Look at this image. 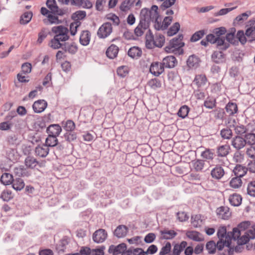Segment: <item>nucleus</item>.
Returning <instances> with one entry per match:
<instances>
[{"label": "nucleus", "mask_w": 255, "mask_h": 255, "mask_svg": "<svg viewBox=\"0 0 255 255\" xmlns=\"http://www.w3.org/2000/svg\"><path fill=\"white\" fill-rule=\"evenodd\" d=\"M157 9L158 6L155 5H152L150 9L146 8H142L140 13V21L148 24L149 26L151 21H154L156 23L159 16Z\"/></svg>", "instance_id": "obj_1"}, {"label": "nucleus", "mask_w": 255, "mask_h": 255, "mask_svg": "<svg viewBox=\"0 0 255 255\" xmlns=\"http://www.w3.org/2000/svg\"><path fill=\"white\" fill-rule=\"evenodd\" d=\"M157 9L158 6L155 5H152L150 9L146 8H142L140 13V21L148 24L149 26L151 21H154L156 23L159 16Z\"/></svg>", "instance_id": "obj_2"}, {"label": "nucleus", "mask_w": 255, "mask_h": 255, "mask_svg": "<svg viewBox=\"0 0 255 255\" xmlns=\"http://www.w3.org/2000/svg\"><path fill=\"white\" fill-rule=\"evenodd\" d=\"M183 38L182 34L179 35L177 38H173L170 40L169 45L165 47V51L168 53H171L179 50L184 45V43L182 41Z\"/></svg>", "instance_id": "obj_3"}, {"label": "nucleus", "mask_w": 255, "mask_h": 255, "mask_svg": "<svg viewBox=\"0 0 255 255\" xmlns=\"http://www.w3.org/2000/svg\"><path fill=\"white\" fill-rule=\"evenodd\" d=\"M52 31L55 34L54 37L60 40L62 42L67 40L69 38L68 35L69 30L64 26H54L52 27Z\"/></svg>", "instance_id": "obj_4"}, {"label": "nucleus", "mask_w": 255, "mask_h": 255, "mask_svg": "<svg viewBox=\"0 0 255 255\" xmlns=\"http://www.w3.org/2000/svg\"><path fill=\"white\" fill-rule=\"evenodd\" d=\"M113 27L110 22L104 23L98 29L97 35L100 38H106L112 32Z\"/></svg>", "instance_id": "obj_5"}, {"label": "nucleus", "mask_w": 255, "mask_h": 255, "mask_svg": "<svg viewBox=\"0 0 255 255\" xmlns=\"http://www.w3.org/2000/svg\"><path fill=\"white\" fill-rule=\"evenodd\" d=\"M107 238V234L104 229H99L93 234V240L94 242L101 243L105 241Z\"/></svg>", "instance_id": "obj_6"}, {"label": "nucleus", "mask_w": 255, "mask_h": 255, "mask_svg": "<svg viewBox=\"0 0 255 255\" xmlns=\"http://www.w3.org/2000/svg\"><path fill=\"white\" fill-rule=\"evenodd\" d=\"M172 20V16H166L162 23H161V19H159L157 20V21L156 23H154V28L156 30H164L166 29L168 26L170 24Z\"/></svg>", "instance_id": "obj_7"}, {"label": "nucleus", "mask_w": 255, "mask_h": 255, "mask_svg": "<svg viewBox=\"0 0 255 255\" xmlns=\"http://www.w3.org/2000/svg\"><path fill=\"white\" fill-rule=\"evenodd\" d=\"M127 250V245L125 243H122L118 246L111 245L110 246L108 252L113 255H118L122 254Z\"/></svg>", "instance_id": "obj_8"}, {"label": "nucleus", "mask_w": 255, "mask_h": 255, "mask_svg": "<svg viewBox=\"0 0 255 255\" xmlns=\"http://www.w3.org/2000/svg\"><path fill=\"white\" fill-rule=\"evenodd\" d=\"M46 5L50 9L52 13L59 15H62L64 13L62 10L58 8L55 0H47L46 1Z\"/></svg>", "instance_id": "obj_9"}, {"label": "nucleus", "mask_w": 255, "mask_h": 255, "mask_svg": "<svg viewBox=\"0 0 255 255\" xmlns=\"http://www.w3.org/2000/svg\"><path fill=\"white\" fill-rule=\"evenodd\" d=\"M149 71L154 76H158L164 71V66L162 63L155 62L151 65Z\"/></svg>", "instance_id": "obj_10"}, {"label": "nucleus", "mask_w": 255, "mask_h": 255, "mask_svg": "<svg viewBox=\"0 0 255 255\" xmlns=\"http://www.w3.org/2000/svg\"><path fill=\"white\" fill-rule=\"evenodd\" d=\"M224 174L225 171L220 165H216L211 171L212 177L216 180L221 179Z\"/></svg>", "instance_id": "obj_11"}, {"label": "nucleus", "mask_w": 255, "mask_h": 255, "mask_svg": "<svg viewBox=\"0 0 255 255\" xmlns=\"http://www.w3.org/2000/svg\"><path fill=\"white\" fill-rule=\"evenodd\" d=\"M216 213L219 218L224 220L229 219L231 215L229 208L227 207L222 206L218 208L216 210Z\"/></svg>", "instance_id": "obj_12"}, {"label": "nucleus", "mask_w": 255, "mask_h": 255, "mask_svg": "<svg viewBox=\"0 0 255 255\" xmlns=\"http://www.w3.org/2000/svg\"><path fill=\"white\" fill-rule=\"evenodd\" d=\"M232 145L237 150H240L246 145L244 138L240 136H236L232 140Z\"/></svg>", "instance_id": "obj_13"}, {"label": "nucleus", "mask_w": 255, "mask_h": 255, "mask_svg": "<svg viewBox=\"0 0 255 255\" xmlns=\"http://www.w3.org/2000/svg\"><path fill=\"white\" fill-rule=\"evenodd\" d=\"M47 103L44 100H39L35 102L33 105V109L35 113H40L47 107Z\"/></svg>", "instance_id": "obj_14"}, {"label": "nucleus", "mask_w": 255, "mask_h": 255, "mask_svg": "<svg viewBox=\"0 0 255 255\" xmlns=\"http://www.w3.org/2000/svg\"><path fill=\"white\" fill-rule=\"evenodd\" d=\"M49 151V147L45 144L38 145L35 149L36 155L41 157H46L48 155Z\"/></svg>", "instance_id": "obj_15"}, {"label": "nucleus", "mask_w": 255, "mask_h": 255, "mask_svg": "<svg viewBox=\"0 0 255 255\" xmlns=\"http://www.w3.org/2000/svg\"><path fill=\"white\" fill-rule=\"evenodd\" d=\"M177 61L173 56H168L163 58L162 65L164 67L171 68L175 67Z\"/></svg>", "instance_id": "obj_16"}, {"label": "nucleus", "mask_w": 255, "mask_h": 255, "mask_svg": "<svg viewBox=\"0 0 255 255\" xmlns=\"http://www.w3.org/2000/svg\"><path fill=\"white\" fill-rule=\"evenodd\" d=\"M128 228L125 225H119L114 231V235L118 238L125 237L128 233Z\"/></svg>", "instance_id": "obj_17"}, {"label": "nucleus", "mask_w": 255, "mask_h": 255, "mask_svg": "<svg viewBox=\"0 0 255 255\" xmlns=\"http://www.w3.org/2000/svg\"><path fill=\"white\" fill-rule=\"evenodd\" d=\"M62 130L61 128L58 125H51L47 128L49 135L57 136Z\"/></svg>", "instance_id": "obj_18"}, {"label": "nucleus", "mask_w": 255, "mask_h": 255, "mask_svg": "<svg viewBox=\"0 0 255 255\" xmlns=\"http://www.w3.org/2000/svg\"><path fill=\"white\" fill-rule=\"evenodd\" d=\"M149 28L148 24H145L141 21H139L137 27L134 29V34L137 36H141L143 35L145 30Z\"/></svg>", "instance_id": "obj_19"}, {"label": "nucleus", "mask_w": 255, "mask_h": 255, "mask_svg": "<svg viewBox=\"0 0 255 255\" xmlns=\"http://www.w3.org/2000/svg\"><path fill=\"white\" fill-rule=\"evenodd\" d=\"M91 39V34L88 30H83L80 37V43L84 46L89 44Z\"/></svg>", "instance_id": "obj_20"}, {"label": "nucleus", "mask_w": 255, "mask_h": 255, "mask_svg": "<svg viewBox=\"0 0 255 255\" xmlns=\"http://www.w3.org/2000/svg\"><path fill=\"white\" fill-rule=\"evenodd\" d=\"M230 149L229 145H221L217 147L216 153L219 157H226L229 154Z\"/></svg>", "instance_id": "obj_21"}, {"label": "nucleus", "mask_w": 255, "mask_h": 255, "mask_svg": "<svg viewBox=\"0 0 255 255\" xmlns=\"http://www.w3.org/2000/svg\"><path fill=\"white\" fill-rule=\"evenodd\" d=\"M145 39V45L146 48L148 49L153 48L154 39L153 38V35L150 29L148 30V31L146 34Z\"/></svg>", "instance_id": "obj_22"}, {"label": "nucleus", "mask_w": 255, "mask_h": 255, "mask_svg": "<svg viewBox=\"0 0 255 255\" xmlns=\"http://www.w3.org/2000/svg\"><path fill=\"white\" fill-rule=\"evenodd\" d=\"M212 60L216 63H223L225 61V57L222 52L215 51L211 56Z\"/></svg>", "instance_id": "obj_23"}, {"label": "nucleus", "mask_w": 255, "mask_h": 255, "mask_svg": "<svg viewBox=\"0 0 255 255\" xmlns=\"http://www.w3.org/2000/svg\"><path fill=\"white\" fill-rule=\"evenodd\" d=\"M119 52V48L115 45H111L107 50L106 55L110 59L117 57Z\"/></svg>", "instance_id": "obj_24"}, {"label": "nucleus", "mask_w": 255, "mask_h": 255, "mask_svg": "<svg viewBox=\"0 0 255 255\" xmlns=\"http://www.w3.org/2000/svg\"><path fill=\"white\" fill-rule=\"evenodd\" d=\"M248 171L247 167L242 166L241 165H237L234 168L233 172L239 178L244 176Z\"/></svg>", "instance_id": "obj_25"}, {"label": "nucleus", "mask_w": 255, "mask_h": 255, "mask_svg": "<svg viewBox=\"0 0 255 255\" xmlns=\"http://www.w3.org/2000/svg\"><path fill=\"white\" fill-rule=\"evenodd\" d=\"M231 238L229 236H227L226 237V239L224 240H220L217 242L216 246V248L219 250L221 251L223 248L226 246L227 247H229L231 245Z\"/></svg>", "instance_id": "obj_26"}, {"label": "nucleus", "mask_w": 255, "mask_h": 255, "mask_svg": "<svg viewBox=\"0 0 255 255\" xmlns=\"http://www.w3.org/2000/svg\"><path fill=\"white\" fill-rule=\"evenodd\" d=\"M241 196L237 194H233L229 197V200L231 204L234 206H238L242 203Z\"/></svg>", "instance_id": "obj_27"}, {"label": "nucleus", "mask_w": 255, "mask_h": 255, "mask_svg": "<svg viewBox=\"0 0 255 255\" xmlns=\"http://www.w3.org/2000/svg\"><path fill=\"white\" fill-rule=\"evenodd\" d=\"M43 22L45 24H59L61 21L58 19V17L57 16L51 14H48L47 18L43 19Z\"/></svg>", "instance_id": "obj_28"}, {"label": "nucleus", "mask_w": 255, "mask_h": 255, "mask_svg": "<svg viewBox=\"0 0 255 255\" xmlns=\"http://www.w3.org/2000/svg\"><path fill=\"white\" fill-rule=\"evenodd\" d=\"M11 184L13 188L16 191L22 190L25 186L23 180L20 178H16L13 179Z\"/></svg>", "instance_id": "obj_29"}, {"label": "nucleus", "mask_w": 255, "mask_h": 255, "mask_svg": "<svg viewBox=\"0 0 255 255\" xmlns=\"http://www.w3.org/2000/svg\"><path fill=\"white\" fill-rule=\"evenodd\" d=\"M186 236L189 239L197 242H200L203 240V238L201 234L196 231H188Z\"/></svg>", "instance_id": "obj_30"}, {"label": "nucleus", "mask_w": 255, "mask_h": 255, "mask_svg": "<svg viewBox=\"0 0 255 255\" xmlns=\"http://www.w3.org/2000/svg\"><path fill=\"white\" fill-rule=\"evenodd\" d=\"M162 238L166 240H171L174 238L177 233L173 230H164L160 231Z\"/></svg>", "instance_id": "obj_31"}, {"label": "nucleus", "mask_w": 255, "mask_h": 255, "mask_svg": "<svg viewBox=\"0 0 255 255\" xmlns=\"http://www.w3.org/2000/svg\"><path fill=\"white\" fill-rule=\"evenodd\" d=\"M142 54L141 50L138 47H132L128 51V55L129 57L134 58L141 56Z\"/></svg>", "instance_id": "obj_32"}, {"label": "nucleus", "mask_w": 255, "mask_h": 255, "mask_svg": "<svg viewBox=\"0 0 255 255\" xmlns=\"http://www.w3.org/2000/svg\"><path fill=\"white\" fill-rule=\"evenodd\" d=\"M61 42L62 41L54 37L49 42L48 45L54 49H57L61 47L62 48L64 44Z\"/></svg>", "instance_id": "obj_33"}, {"label": "nucleus", "mask_w": 255, "mask_h": 255, "mask_svg": "<svg viewBox=\"0 0 255 255\" xmlns=\"http://www.w3.org/2000/svg\"><path fill=\"white\" fill-rule=\"evenodd\" d=\"M13 180V176L8 173H3L0 177V181L4 185H10Z\"/></svg>", "instance_id": "obj_34"}, {"label": "nucleus", "mask_w": 255, "mask_h": 255, "mask_svg": "<svg viewBox=\"0 0 255 255\" xmlns=\"http://www.w3.org/2000/svg\"><path fill=\"white\" fill-rule=\"evenodd\" d=\"M207 81V79L204 75L200 74L196 75L193 83H195L198 87H201L205 85Z\"/></svg>", "instance_id": "obj_35"}, {"label": "nucleus", "mask_w": 255, "mask_h": 255, "mask_svg": "<svg viewBox=\"0 0 255 255\" xmlns=\"http://www.w3.org/2000/svg\"><path fill=\"white\" fill-rule=\"evenodd\" d=\"M45 144L49 147H53L58 144V139L56 136L48 135L45 140Z\"/></svg>", "instance_id": "obj_36"}, {"label": "nucleus", "mask_w": 255, "mask_h": 255, "mask_svg": "<svg viewBox=\"0 0 255 255\" xmlns=\"http://www.w3.org/2000/svg\"><path fill=\"white\" fill-rule=\"evenodd\" d=\"M32 13L31 12H25L21 16L20 23L21 24H26L28 23L31 19Z\"/></svg>", "instance_id": "obj_37"}, {"label": "nucleus", "mask_w": 255, "mask_h": 255, "mask_svg": "<svg viewBox=\"0 0 255 255\" xmlns=\"http://www.w3.org/2000/svg\"><path fill=\"white\" fill-rule=\"evenodd\" d=\"M135 0H125L121 4L120 9L123 11H127L130 9L133 4Z\"/></svg>", "instance_id": "obj_38"}, {"label": "nucleus", "mask_w": 255, "mask_h": 255, "mask_svg": "<svg viewBox=\"0 0 255 255\" xmlns=\"http://www.w3.org/2000/svg\"><path fill=\"white\" fill-rule=\"evenodd\" d=\"M217 236L220 240H224L226 239V237L227 236H229V237L231 238L230 232L227 233L226 228L225 227L219 228L218 230Z\"/></svg>", "instance_id": "obj_39"}, {"label": "nucleus", "mask_w": 255, "mask_h": 255, "mask_svg": "<svg viewBox=\"0 0 255 255\" xmlns=\"http://www.w3.org/2000/svg\"><path fill=\"white\" fill-rule=\"evenodd\" d=\"M48 34V30L46 28H43L38 34V39L36 41L37 44H40L46 38Z\"/></svg>", "instance_id": "obj_40"}, {"label": "nucleus", "mask_w": 255, "mask_h": 255, "mask_svg": "<svg viewBox=\"0 0 255 255\" xmlns=\"http://www.w3.org/2000/svg\"><path fill=\"white\" fill-rule=\"evenodd\" d=\"M25 164L27 167L33 168L38 164V161L34 157L28 156L25 160Z\"/></svg>", "instance_id": "obj_41"}, {"label": "nucleus", "mask_w": 255, "mask_h": 255, "mask_svg": "<svg viewBox=\"0 0 255 255\" xmlns=\"http://www.w3.org/2000/svg\"><path fill=\"white\" fill-rule=\"evenodd\" d=\"M165 42V38L161 34L157 35L154 41V47H161Z\"/></svg>", "instance_id": "obj_42"}, {"label": "nucleus", "mask_w": 255, "mask_h": 255, "mask_svg": "<svg viewBox=\"0 0 255 255\" xmlns=\"http://www.w3.org/2000/svg\"><path fill=\"white\" fill-rule=\"evenodd\" d=\"M215 43L217 44V46L221 47V50H226L230 46L229 43L225 42V39L220 37H217Z\"/></svg>", "instance_id": "obj_43"}, {"label": "nucleus", "mask_w": 255, "mask_h": 255, "mask_svg": "<svg viewBox=\"0 0 255 255\" xmlns=\"http://www.w3.org/2000/svg\"><path fill=\"white\" fill-rule=\"evenodd\" d=\"M193 167L197 171H201L204 167L205 163L203 160H196L192 161Z\"/></svg>", "instance_id": "obj_44"}, {"label": "nucleus", "mask_w": 255, "mask_h": 255, "mask_svg": "<svg viewBox=\"0 0 255 255\" xmlns=\"http://www.w3.org/2000/svg\"><path fill=\"white\" fill-rule=\"evenodd\" d=\"M198 63L199 59L194 55L190 56L187 61V64L189 67H196Z\"/></svg>", "instance_id": "obj_45"}, {"label": "nucleus", "mask_w": 255, "mask_h": 255, "mask_svg": "<svg viewBox=\"0 0 255 255\" xmlns=\"http://www.w3.org/2000/svg\"><path fill=\"white\" fill-rule=\"evenodd\" d=\"M180 24L178 22H175L174 24L170 27L167 31V35L169 36H171L178 32L180 29Z\"/></svg>", "instance_id": "obj_46"}, {"label": "nucleus", "mask_w": 255, "mask_h": 255, "mask_svg": "<svg viewBox=\"0 0 255 255\" xmlns=\"http://www.w3.org/2000/svg\"><path fill=\"white\" fill-rule=\"evenodd\" d=\"M244 140L246 144L254 145L255 144V134L252 133H247L245 135Z\"/></svg>", "instance_id": "obj_47"}, {"label": "nucleus", "mask_w": 255, "mask_h": 255, "mask_svg": "<svg viewBox=\"0 0 255 255\" xmlns=\"http://www.w3.org/2000/svg\"><path fill=\"white\" fill-rule=\"evenodd\" d=\"M205 34V31L204 30H200L196 32L190 38L191 42H196L201 38Z\"/></svg>", "instance_id": "obj_48"}, {"label": "nucleus", "mask_w": 255, "mask_h": 255, "mask_svg": "<svg viewBox=\"0 0 255 255\" xmlns=\"http://www.w3.org/2000/svg\"><path fill=\"white\" fill-rule=\"evenodd\" d=\"M65 52H68L71 54H75L77 51V47L76 45L71 44L64 43V47L62 48Z\"/></svg>", "instance_id": "obj_49"}, {"label": "nucleus", "mask_w": 255, "mask_h": 255, "mask_svg": "<svg viewBox=\"0 0 255 255\" xmlns=\"http://www.w3.org/2000/svg\"><path fill=\"white\" fill-rule=\"evenodd\" d=\"M227 112L230 115H232L236 113L238 111L237 106L234 103H229L226 107Z\"/></svg>", "instance_id": "obj_50"}, {"label": "nucleus", "mask_w": 255, "mask_h": 255, "mask_svg": "<svg viewBox=\"0 0 255 255\" xmlns=\"http://www.w3.org/2000/svg\"><path fill=\"white\" fill-rule=\"evenodd\" d=\"M242 180L240 178L236 177L232 179L230 181V185L234 188H239L242 185Z\"/></svg>", "instance_id": "obj_51"}, {"label": "nucleus", "mask_w": 255, "mask_h": 255, "mask_svg": "<svg viewBox=\"0 0 255 255\" xmlns=\"http://www.w3.org/2000/svg\"><path fill=\"white\" fill-rule=\"evenodd\" d=\"M86 16V12L84 11H77L72 15V18L75 21H80L84 19Z\"/></svg>", "instance_id": "obj_52"}, {"label": "nucleus", "mask_w": 255, "mask_h": 255, "mask_svg": "<svg viewBox=\"0 0 255 255\" xmlns=\"http://www.w3.org/2000/svg\"><path fill=\"white\" fill-rule=\"evenodd\" d=\"M81 23L80 21H74L70 24V31L72 35H75L77 32V28L79 27Z\"/></svg>", "instance_id": "obj_53"}, {"label": "nucleus", "mask_w": 255, "mask_h": 255, "mask_svg": "<svg viewBox=\"0 0 255 255\" xmlns=\"http://www.w3.org/2000/svg\"><path fill=\"white\" fill-rule=\"evenodd\" d=\"M189 111V108L187 106H183L180 108L177 115L182 118H185L187 116Z\"/></svg>", "instance_id": "obj_54"}, {"label": "nucleus", "mask_w": 255, "mask_h": 255, "mask_svg": "<svg viewBox=\"0 0 255 255\" xmlns=\"http://www.w3.org/2000/svg\"><path fill=\"white\" fill-rule=\"evenodd\" d=\"M221 135L224 139H230L232 136V131L230 129L224 128L221 130Z\"/></svg>", "instance_id": "obj_55"}, {"label": "nucleus", "mask_w": 255, "mask_h": 255, "mask_svg": "<svg viewBox=\"0 0 255 255\" xmlns=\"http://www.w3.org/2000/svg\"><path fill=\"white\" fill-rule=\"evenodd\" d=\"M14 173L18 176H28V172L21 167H15L14 169Z\"/></svg>", "instance_id": "obj_56"}, {"label": "nucleus", "mask_w": 255, "mask_h": 255, "mask_svg": "<svg viewBox=\"0 0 255 255\" xmlns=\"http://www.w3.org/2000/svg\"><path fill=\"white\" fill-rule=\"evenodd\" d=\"M251 14L250 11H247V12L243 13L242 14L237 16L235 19L234 22L236 21L242 22L244 21L247 20L249 16Z\"/></svg>", "instance_id": "obj_57"}, {"label": "nucleus", "mask_w": 255, "mask_h": 255, "mask_svg": "<svg viewBox=\"0 0 255 255\" xmlns=\"http://www.w3.org/2000/svg\"><path fill=\"white\" fill-rule=\"evenodd\" d=\"M147 85L148 86L154 90H155L156 89L161 87L160 82L156 79L150 80L148 82Z\"/></svg>", "instance_id": "obj_58"}, {"label": "nucleus", "mask_w": 255, "mask_h": 255, "mask_svg": "<svg viewBox=\"0 0 255 255\" xmlns=\"http://www.w3.org/2000/svg\"><path fill=\"white\" fill-rule=\"evenodd\" d=\"M206 249L210 254H213L216 252V246L214 241L208 242L206 246Z\"/></svg>", "instance_id": "obj_59"}, {"label": "nucleus", "mask_w": 255, "mask_h": 255, "mask_svg": "<svg viewBox=\"0 0 255 255\" xmlns=\"http://www.w3.org/2000/svg\"><path fill=\"white\" fill-rule=\"evenodd\" d=\"M64 138L65 140L68 142H71L75 140L77 138L76 134L74 132H66L64 134Z\"/></svg>", "instance_id": "obj_60"}, {"label": "nucleus", "mask_w": 255, "mask_h": 255, "mask_svg": "<svg viewBox=\"0 0 255 255\" xmlns=\"http://www.w3.org/2000/svg\"><path fill=\"white\" fill-rule=\"evenodd\" d=\"M247 191L249 195L255 197V181H251L248 184Z\"/></svg>", "instance_id": "obj_61"}, {"label": "nucleus", "mask_w": 255, "mask_h": 255, "mask_svg": "<svg viewBox=\"0 0 255 255\" xmlns=\"http://www.w3.org/2000/svg\"><path fill=\"white\" fill-rule=\"evenodd\" d=\"M241 230H240L238 227L235 228L233 230L232 232H230V235L231 236V240L233 239L234 240H238L241 234Z\"/></svg>", "instance_id": "obj_62"}, {"label": "nucleus", "mask_w": 255, "mask_h": 255, "mask_svg": "<svg viewBox=\"0 0 255 255\" xmlns=\"http://www.w3.org/2000/svg\"><path fill=\"white\" fill-rule=\"evenodd\" d=\"M171 244L169 242L166 243L165 245L161 248L159 255H165L169 254L171 251Z\"/></svg>", "instance_id": "obj_63"}, {"label": "nucleus", "mask_w": 255, "mask_h": 255, "mask_svg": "<svg viewBox=\"0 0 255 255\" xmlns=\"http://www.w3.org/2000/svg\"><path fill=\"white\" fill-rule=\"evenodd\" d=\"M254 30L252 28H249L246 31L245 34L248 38V41L250 42L255 40V34L253 33Z\"/></svg>", "instance_id": "obj_64"}]
</instances>
